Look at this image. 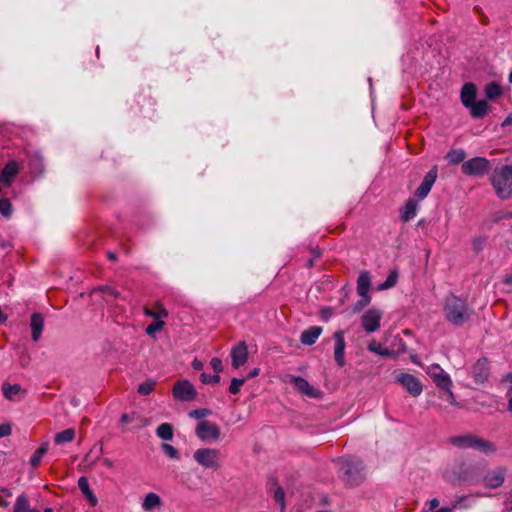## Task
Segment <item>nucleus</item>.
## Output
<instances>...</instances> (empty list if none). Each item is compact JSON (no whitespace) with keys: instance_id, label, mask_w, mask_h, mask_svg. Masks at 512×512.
Wrapping results in <instances>:
<instances>
[{"instance_id":"f257e3e1","label":"nucleus","mask_w":512,"mask_h":512,"mask_svg":"<svg viewBox=\"0 0 512 512\" xmlns=\"http://www.w3.org/2000/svg\"><path fill=\"white\" fill-rule=\"evenodd\" d=\"M443 312L445 319L454 326L464 325L473 314L468 303L453 294L445 298Z\"/></svg>"},{"instance_id":"f03ea898","label":"nucleus","mask_w":512,"mask_h":512,"mask_svg":"<svg viewBox=\"0 0 512 512\" xmlns=\"http://www.w3.org/2000/svg\"><path fill=\"white\" fill-rule=\"evenodd\" d=\"M339 464V477L347 487L359 486L365 480L362 460L348 457L340 460Z\"/></svg>"},{"instance_id":"7ed1b4c3","label":"nucleus","mask_w":512,"mask_h":512,"mask_svg":"<svg viewBox=\"0 0 512 512\" xmlns=\"http://www.w3.org/2000/svg\"><path fill=\"white\" fill-rule=\"evenodd\" d=\"M490 183L500 199H509L512 196V165L496 167L490 176Z\"/></svg>"},{"instance_id":"20e7f679","label":"nucleus","mask_w":512,"mask_h":512,"mask_svg":"<svg viewBox=\"0 0 512 512\" xmlns=\"http://www.w3.org/2000/svg\"><path fill=\"white\" fill-rule=\"evenodd\" d=\"M449 442L458 448H472L484 454H492L496 451L494 443L472 434L453 436Z\"/></svg>"},{"instance_id":"39448f33","label":"nucleus","mask_w":512,"mask_h":512,"mask_svg":"<svg viewBox=\"0 0 512 512\" xmlns=\"http://www.w3.org/2000/svg\"><path fill=\"white\" fill-rule=\"evenodd\" d=\"M491 169L490 161L485 157L471 158L461 165V171L464 175L470 177H483Z\"/></svg>"},{"instance_id":"423d86ee","label":"nucleus","mask_w":512,"mask_h":512,"mask_svg":"<svg viewBox=\"0 0 512 512\" xmlns=\"http://www.w3.org/2000/svg\"><path fill=\"white\" fill-rule=\"evenodd\" d=\"M194 459L203 467L217 470L220 468V452L212 448H200L195 451Z\"/></svg>"},{"instance_id":"0eeeda50","label":"nucleus","mask_w":512,"mask_h":512,"mask_svg":"<svg viewBox=\"0 0 512 512\" xmlns=\"http://www.w3.org/2000/svg\"><path fill=\"white\" fill-rule=\"evenodd\" d=\"M172 394L178 401L189 402L195 400L198 393L189 380L183 379L174 384Z\"/></svg>"},{"instance_id":"6e6552de","label":"nucleus","mask_w":512,"mask_h":512,"mask_svg":"<svg viewBox=\"0 0 512 512\" xmlns=\"http://www.w3.org/2000/svg\"><path fill=\"white\" fill-rule=\"evenodd\" d=\"M427 374L439 389L449 390L451 388L452 380L439 364L430 365L427 368Z\"/></svg>"},{"instance_id":"1a4fd4ad","label":"nucleus","mask_w":512,"mask_h":512,"mask_svg":"<svg viewBox=\"0 0 512 512\" xmlns=\"http://www.w3.org/2000/svg\"><path fill=\"white\" fill-rule=\"evenodd\" d=\"M396 382L402 385L413 397H418L423 391L420 380L412 374L400 373L396 376Z\"/></svg>"},{"instance_id":"9d476101","label":"nucleus","mask_w":512,"mask_h":512,"mask_svg":"<svg viewBox=\"0 0 512 512\" xmlns=\"http://www.w3.org/2000/svg\"><path fill=\"white\" fill-rule=\"evenodd\" d=\"M438 176V167L433 166L425 175L423 181L419 185V187L414 192V197L417 200H423L427 197L429 192L431 191L436 179Z\"/></svg>"},{"instance_id":"9b49d317","label":"nucleus","mask_w":512,"mask_h":512,"mask_svg":"<svg viewBox=\"0 0 512 512\" xmlns=\"http://www.w3.org/2000/svg\"><path fill=\"white\" fill-rule=\"evenodd\" d=\"M382 312L376 308L367 310L361 317V325L367 333H373L380 328Z\"/></svg>"},{"instance_id":"f8f14e48","label":"nucleus","mask_w":512,"mask_h":512,"mask_svg":"<svg viewBox=\"0 0 512 512\" xmlns=\"http://www.w3.org/2000/svg\"><path fill=\"white\" fill-rule=\"evenodd\" d=\"M195 432L202 441L217 440L221 434L218 425L207 420L199 422Z\"/></svg>"},{"instance_id":"ddd939ff","label":"nucleus","mask_w":512,"mask_h":512,"mask_svg":"<svg viewBox=\"0 0 512 512\" xmlns=\"http://www.w3.org/2000/svg\"><path fill=\"white\" fill-rule=\"evenodd\" d=\"M471 374L476 383H484L490 374L488 359L483 357L472 366Z\"/></svg>"},{"instance_id":"4468645a","label":"nucleus","mask_w":512,"mask_h":512,"mask_svg":"<svg viewBox=\"0 0 512 512\" xmlns=\"http://www.w3.org/2000/svg\"><path fill=\"white\" fill-rule=\"evenodd\" d=\"M506 469L504 467H496L495 469L488 471L483 478L485 487L498 488L500 487L505 479Z\"/></svg>"},{"instance_id":"2eb2a0df","label":"nucleus","mask_w":512,"mask_h":512,"mask_svg":"<svg viewBox=\"0 0 512 512\" xmlns=\"http://www.w3.org/2000/svg\"><path fill=\"white\" fill-rule=\"evenodd\" d=\"M335 340L334 346V359L339 367H343L345 365V338L344 332L342 330H338L333 335Z\"/></svg>"},{"instance_id":"dca6fc26","label":"nucleus","mask_w":512,"mask_h":512,"mask_svg":"<svg viewBox=\"0 0 512 512\" xmlns=\"http://www.w3.org/2000/svg\"><path fill=\"white\" fill-rule=\"evenodd\" d=\"M232 366L239 368L244 365L248 358V349L245 342H240L231 350Z\"/></svg>"},{"instance_id":"f3484780","label":"nucleus","mask_w":512,"mask_h":512,"mask_svg":"<svg viewBox=\"0 0 512 512\" xmlns=\"http://www.w3.org/2000/svg\"><path fill=\"white\" fill-rule=\"evenodd\" d=\"M291 382L294 384L296 389L302 394L311 398H316L320 395V391L309 384V382L299 376H292Z\"/></svg>"},{"instance_id":"a211bd4d","label":"nucleus","mask_w":512,"mask_h":512,"mask_svg":"<svg viewBox=\"0 0 512 512\" xmlns=\"http://www.w3.org/2000/svg\"><path fill=\"white\" fill-rule=\"evenodd\" d=\"M155 103L154 98L149 93L142 92L138 95L137 104L140 106V111L144 117L151 118L155 112Z\"/></svg>"},{"instance_id":"6ab92c4d","label":"nucleus","mask_w":512,"mask_h":512,"mask_svg":"<svg viewBox=\"0 0 512 512\" xmlns=\"http://www.w3.org/2000/svg\"><path fill=\"white\" fill-rule=\"evenodd\" d=\"M19 172V165L16 161L10 160L4 166L2 172L0 173V183L10 186L14 178Z\"/></svg>"},{"instance_id":"aec40b11","label":"nucleus","mask_w":512,"mask_h":512,"mask_svg":"<svg viewBox=\"0 0 512 512\" xmlns=\"http://www.w3.org/2000/svg\"><path fill=\"white\" fill-rule=\"evenodd\" d=\"M323 329L320 326H311L304 330L300 336V342L304 345L311 346L315 344Z\"/></svg>"},{"instance_id":"412c9836","label":"nucleus","mask_w":512,"mask_h":512,"mask_svg":"<svg viewBox=\"0 0 512 512\" xmlns=\"http://www.w3.org/2000/svg\"><path fill=\"white\" fill-rule=\"evenodd\" d=\"M477 89L475 84L466 83L463 85L461 89V101L462 104L467 108L472 106V104L476 101Z\"/></svg>"},{"instance_id":"4be33fe9","label":"nucleus","mask_w":512,"mask_h":512,"mask_svg":"<svg viewBox=\"0 0 512 512\" xmlns=\"http://www.w3.org/2000/svg\"><path fill=\"white\" fill-rule=\"evenodd\" d=\"M120 422L122 424H133L132 429H141L145 427L148 422L145 418L141 417L136 412L124 413L121 415Z\"/></svg>"},{"instance_id":"5701e85b","label":"nucleus","mask_w":512,"mask_h":512,"mask_svg":"<svg viewBox=\"0 0 512 512\" xmlns=\"http://www.w3.org/2000/svg\"><path fill=\"white\" fill-rule=\"evenodd\" d=\"M30 326H31V330H32V340L34 342H37L40 339L41 333L43 331V326H44L43 316L38 312L33 313L31 316Z\"/></svg>"},{"instance_id":"b1692460","label":"nucleus","mask_w":512,"mask_h":512,"mask_svg":"<svg viewBox=\"0 0 512 512\" xmlns=\"http://www.w3.org/2000/svg\"><path fill=\"white\" fill-rule=\"evenodd\" d=\"M417 206V199L415 197L409 198L402 208L401 220L404 222H408L411 219H413L416 216Z\"/></svg>"},{"instance_id":"393cba45","label":"nucleus","mask_w":512,"mask_h":512,"mask_svg":"<svg viewBox=\"0 0 512 512\" xmlns=\"http://www.w3.org/2000/svg\"><path fill=\"white\" fill-rule=\"evenodd\" d=\"M162 499L160 496L154 492H150L146 494L143 502H142V509L144 511L150 512L154 509H159L162 506Z\"/></svg>"},{"instance_id":"a878e982","label":"nucleus","mask_w":512,"mask_h":512,"mask_svg":"<svg viewBox=\"0 0 512 512\" xmlns=\"http://www.w3.org/2000/svg\"><path fill=\"white\" fill-rule=\"evenodd\" d=\"M371 278L368 271H362L357 279V293L359 296L369 295Z\"/></svg>"},{"instance_id":"bb28decb","label":"nucleus","mask_w":512,"mask_h":512,"mask_svg":"<svg viewBox=\"0 0 512 512\" xmlns=\"http://www.w3.org/2000/svg\"><path fill=\"white\" fill-rule=\"evenodd\" d=\"M144 314L155 320H161V318H166L169 315L168 310L160 302L155 304L154 309L145 308Z\"/></svg>"},{"instance_id":"cd10ccee","label":"nucleus","mask_w":512,"mask_h":512,"mask_svg":"<svg viewBox=\"0 0 512 512\" xmlns=\"http://www.w3.org/2000/svg\"><path fill=\"white\" fill-rule=\"evenodd\" d=\"M474 118H483L488 111V103L486 100L475 101L472 106L468 107Z\"/></svg>"},{"instance_id":"c85d7f7f","label":"nucleus","mask_w":512,"mask_h":512,"mask_svg":"<svg viewBox=\"0 0 512 512\" xmlns=\"http://www.w3.org/2000/svg\"><path fill=\"white\" fill-rule=\"evenodd\" d=\"M13 512H40L38 509L32 508L25 494L17 497Z\"/></svg>"},{"instance_id":"c756f323","label":"nucleus","mask_w":512,"mask_h":512,"mask_svg":"<svg viewBox=\"0 0 512 512\" xmlns=\"http://www.w3.org/2000/svg\"><path fill=\"white\" fill-rule=\"evenodd\" d=\"M485 96L490 99H496L503 93L502 87L496 82H489L484 88Z\"/></svg>"},{"instance_id":"7c9ffc66","label":"nucleus","mask_w":512,"mask_h":512,"mask_svg":"<svg viewBox=\"0 0 512 512\" xmlns=\"http://www.w3.org/2000/svg\"><path fill=\"white\" fill-rule=\"evenodd\" d=\"M465 157H466V153L461 148L460 149H452L446 155V159L452 165H457V164L465 162L464 161Z\"/></svg>"},{"instance_id":"2f4dec72","label":"nucleus","mask_w":512,"mask_h":512,"mask_svg":"<svg viewBox=\"0 0 512 512\" xmlns=\"http://www.w3.org/2000/svg\"><path fill=\"white\" fill-rule=\"evenodd\" d=\"M94 293H100L104 299L108 302L111 299H117L119 292L111 286H99L93 290Z\"/></svg>"},{"instance_id":"473e14b6","label":"nucleus","mask_w":512,"mask_h":512,"mask_svg":"<svg viewBox=\"0 0 512 512\" xmlns=\"http://www.w3.org/2000/svg\"><path fill=\"white\" fill-rule=\"evenodd\" d=\"M156 435L166 441L173 439V427L169 423H162L156 429Z\"/></svg>"},{"instance_id":"72a5a7b5","label":"nucleus","mask_w":512,"mask_h":512,"mask_svg":"<svg viewBox=\"0 0 512 512\" xmlns=\"http://www.w3.org/2000/svg\"><path fill=\"white\" fill-rule=\"evenodd\" d=\"M75 437V430L73 428L65 429L55 435L54 441L56 444H64L71 442Z\"/></svg>"},{"instance_id":"f704fd0d","label":"nucleus","mask_w":512,"mask_h":512,"mask_svg":"<svg viewBox=\"0 0 512 512\" xmlns=\"http://www.w3.org/2000/svg\"><path fill=\"white\" fill-rule=\"evenodd\" d=\"M47 451L48 443L45 442L33 453L30 458V464L33 468H36L40 464L42 457L47 453Z\"/></svg>"},{"instance_id":"c9c22d12","label":"nucleus","mask_w":512,"mask_h":512,"mask_svg":"<svg viewBox=\"0 0 512 512\" xmlns=\"http://www.w3.org/2000/svg\"><path fill=\"white\" fill-rule=\"evenodd\" d=\"M2 391L7 399L12 400L21 391V386L19 384L11 385L5 382L2 385Z\"/></svg>"},{"instance_id":"e433bc0d","label":"nucleus","mask_w":512,"mask_h":512,"mask_svg":"<svg viewBox=\"0 0 512 512\" xmlns=\"http://www.w3.org/2000/svg\"><path fill=\"white\" fill-rule=\"evenodd\" d=\"M155 385H156V382L154 380H151V379L147 380L138 386L137 392L140 395H144V396L149 395L150 393H152L154 391Z\"/></svg>"},{"instance_id":"4c0bfd02","label":"nucleus","mask_w":512,"mask_h":512,"mask_svg":"<svg viewBox=\"0 0 512 512\" xmlns=\"http://www.w3.org/2000/svg\"><path fill=\"white\" fill-rule=\"evenodd\" d=\"M397 278H398L397 271L390 272L387 279L382 284L379 285V289L384 290V289H389V288L395 286V284L397 282Z\"/></svg>"},{"instance_id":"58836bf2","label":"nucleus","mask_w":512,"mask_h":512,"mask_svg":"<svg viewBox=\"0 0 512 512\" xmlns=\"http://www.w3.org/2000/svg\"><path fill=\"white\" fill-rule=\"evenodd\" d=\"M164 325L165 322L163 320H155L146 327L145 331L149 336L154 337L155 333L162 330Z\"/></svg>"},{"instance_id":"ea45409f","label":"nucleus","mask_w":512,"mask_h":512,"mask_svg":"<svg viewBox=\"0 0 512 512\" xmlns=\"http://www.w3.org/2000/svg\"><path fill=\"white\" fill-rule=\"evenodd\" d=\"M12 205L7 198H0V213L9 218L12 214Z\"/></svg>"},{"instance_id":"a19ab883","label":"nucleus","mask_w":512,"mask_h":512,"mask_svg":"<svg viewBox=\"0 0 512 512\" xmlns=\"http://www.w3.org/2000/svg\"><path fill=\"white\" fill-rule=\"evenodd\" d=\"M360 297H361V299L358 300L353 306L354 313H359L364 307H366L371 302L370 295H365V296H360Z\"/></svg>"},{"instance_id":"79ce46f5","label":"nucleus","mask_w":512,"mask_h":512,"mask_svg":"<svg viewBox=\"0 0 512 512\" xmlns=\"http://www.w3.org/2000/svg\"><path fill=\"white\" fill-rule=\"evenodd\" d=\"M246 382V379L243 378H233L231 380V384L229 386V392L231 394H238L240 392L241 386Z\"/></svg>"},{"instance_id":"37998d69","label":"nucleus","mask_w":512,"mask_h":512,"mask_svg":"<svg viewBox=\"0 0 512 512\" xmlns=\"http://www.w3.org/2000/svg\"><path fill=\"white\" fill-rule=\"evenodd\" d=\"M220 376L218 374L210 375L207 373H202L200 375V380L203 384H217L220 382Z\"/></svg>"},{"instance_id":"c03bdc74","label":"nucleus","mask_w":512,"mask_h":512,"mask_svg":"<svg viewBox=\"0 0 512 512\" xmlns=\"http://www.w3.org/2000/svg\"><path fill=\"white\" fill-rule=\"evenodd\" d=\"M211 414V410L206 408L195 409L189 412V417L194 419H203Z\"/></svg>"},{"instance_id":"a18cd8bd","label":"nucleus","mask_w":512,"mask_h":512,"mask_svg":"<svg viewBox=\"0 0 512 512\" xmlns=\"http://www.w3.org/2000/svg\"><path fill=\"white\" fill-rule=\"evenodd\" d=\"M274 500L281 506V510H285V493L282 487L277 486L274 492Z\"/></svg>"},{"instance_id":"49530a36","label":"nucleus","mask_w":512,"mask_h":512,"mask_svg":"<svg viewBox=\"0 0 512 512\" xmlns=\"http://www.w3.org/2000/svg\"><path fill=\"white\" fill-rule=\"evenodd\" d=\"M162 450L168 457H170L172 459L179 458L178 450L170 444H167V443L162 444Z\"/></svg>"},{"instance_id":"de8ad7c7","label":"nucleus","mask_w":512,"mask_h":512,"mask_svg":"<svg viewBox=\"0 0 512 512\" xmlns=\"http://www.w3.org/2000/svg\"><path fill=\"white\" fill-rule=\"evenodd\" d=\"M78 487L85 496L92 492L89 486L88 479L84 476L79 478Z\"/></svg>"},{"instance_id":"09e8293b","label":"nucleus","mask_w":512,"mask_h":512,"mask_svg":"<svg viewBox=\"0 0 512 512\" xmlns=\"http://www.w3.org/2000/svg\"><path fill=\"white\" fill-rule=\"evenodd\" d=\"M368 349L370 351L376 352L383 356L390 355L389 351L387 349H382L381 345L377 344L375 341L371 342L368 346Z\"/></svg>"},{"instance_id":"8fccbe9b","label":"nucleus","mask_w":512,"mask_h":512,"mask_svg":"<svg viewBox=\"0 0 512 512\" xmlns=\"http://www.w3.org/2000/svg\"><path fill=\"white\" fill-rule=\"evenodd\" d=\"M210 366L216 373H219L223 370L222 361H221V359H219L217 357H214L211 359Z\"/></svg>"},{"instance_id":"3c124183","label":"nucleus","mask_w":512,"mask_h":512,"mask_svg":"<svg viewBox=\"0 0 512 512\" xmlns=\"http://www.w3.org/2000/svg\"><path fill=\"white\" fill-rule=\"evenodd\" d=\"M485 241L486 239L483 238V237H477L473 240V249L476 251V252H479L482 250L484 244H485Z\"/></svg>"},{"instance_id":"603ef678","label":"nucleus","mask_w":512,"mask_h":512,"mask_svg":"<svg viewBox=\"0 0 512 512\" xmlns=\"http://www.w3.org/2000/svg\"><path fill=\"white\" fill-rule=\"evenodd\" d=\"M446 394V400L453 406H458V403L456 401V398L451 390V388H449V390H443Z\"/></svg>"},{"instance_id":"864d4df0","label":"nucleus","mask_w":512,"mask_h":512,"mask_svg":"<svg viewBox=\"0 0 512 512\" xmlns=\"http://www.w3.org/2000/svg\"><path fill=\"white\" fill-rule=\"evenodd\" d=\"M11 426L9 424L0 425V438L9 436L11 434Z\"/></svg>"},{"instance_id":"5fc2aeb1","label":"nucleus","mask_w":512,"mask_h":512,"mask_svg":"<svg viewBox=\"0 0 512 512\" xmlns=\"http://www.w3.org/2000/svg\"><path fill=\"white\" fill-rule=\"evenodd\" d=\"M192 367L193 369L195 370H202L203 367H204V364L202 361L198 360V359H194L193 362H192Z\"/></svg>"},{"instance_id":"6e6d98bb","label":"nucleus","mask_w":512,"mask_h":512,"mask_svg":"<svg viewBox=\"0 0 512 512\" xmlns=\"http://www.w3.org/2000/svg\"><path fill=\"white\" fill-rule=\"evenodd\" d=\"M89 503L92 505V506H95L97 504V498L96 496L93 494V492H91L90 494L86 495Z\"/></svg>"},{"instance_id":"4d7b16f0","label":"nucleus","mask_w":512,"mask_h":512,"mask_svg":"<svg viewBox=\"0 0 512 512\" xmlns=\"http://www.w3.org/2000/svg\"><path fill=\"white\" fill-rule=\"evenodd\" d=\"M439 506V500L434 498L429 501V508L430 510H434Z\"/></svg>"},{"instance_id":"13d9d810","label":"nucleus","mask_w":512,"mask_h":512,"mask_svg":"<svg viewBox=\"0 0 512 512\" xmlns=\"http://www.w3.org/2000/svg\"><path fill=\"white\" fill-rule=\"evenodd\" d=\"M311 253H312L314 259L320 258L322 256V251L319 248L311 249Z\"/></svg>"},{"instance_id":"bf43d9fd","label":"nucleus","mask_w":512,"mask_h":512,"mask_svg":"<svg viewBox=\"0 0 512 512\" xmlns=\"http://www.w3.org/2000/svg\"><path fill=\"white\" fill-rule=\"evenodd\" d=\"M258 375H259V369L258 368H254L251 372H249L248 376L245 379L247 381L248 379L254 378V377L258 376Z\"/></svg>"},{"instance_id":"052dcab7","label":"nucleus","mask_w":512,"mask_h":512,"mask_svg":"<svg viewBox=\"0 0 512 512\" xmlns=\"http://www.w3.org/2000/svg\"><path fill=\"white\" fill-rule=\"evenodd\" d=\"M35 162L36 167H38L40 170H42V159L41 157L35 156V159L33 160Z\"/></svg>"},{"instance_id":"680f3d73","label":"nucleus","mask_w":512,"mask_h":512,"mask_svg":"<svg viewBox=\"0 0 512 512\" xmlns=\"http://www.w3.org/2000/svg\"><path fill=\"white\" fill-rule=\"evenodd\" d=\"M0 493L4 494L7 497H11L12 496V492L9 489H7V488H1L0 489Z\"/></svg>"},{"instance_id":"e2e57ef3","label":"nucleus","mask_w":512,"mask_h":512,"mask_svg":"<svg viewBox=\"0 0 512 512\" xmlns=\"http://www.w3.org/2000/svg\"><path fill=\"white\" fill-rule=\"evenodd\" d=\"M103 464H104L106 467H108V468H112V467H113V462H112V460H111V459H109V458H105V459L103 460Z\"/></svg>"},{"instance_id":"0e129e2a","label":"nucleus","mask_w":512,"mask_h":512,"mask_svg":"<svg viewBox=\"0 0 512 512\" xmlns=\"http://www.w3.org/2000/svg\"><path fill=\"white\" fill-rule=\"evenodd\" d=\"M509 125H512V115L508 116L502 123V126H509Z\"/></svg>"},{"instance_id":"69168bd1","label":"nucleus","mask_w":512,"mask_h":512,"mask_svg":"<svg viewBox=\"0 0 512 512\" xmlns=\"http://www.w3.org/2000/svg\"><path fill=\"white\" fill-rule=\"evenodd\" d=\"M107 256L110 260L115 261L117 259V256L114 252H108Z\"/></svg>"},{"instance_id":"338daca9","label":"nucleus","mask_w":512,"mask_h":512,"mask_svg":"<svg viewBox=\"0 0 512 512\" xmlns=\"http://www.w3.org/2000/svg\"><path fill=\"white\" fill-rule=\"evenodd\" d=\"M435 512H452V509H450L448 507H442Z\"/></svg>"},{"instance_id":"774afa93","label":"nucleus","mask_w":512,"mask_h":512,"mask_svg":"<svg viewBox=\"0 0 512 512\" xmlns=\"http://www.w3.org/2000/svg\"><path fill=\"white\" fill-rule=\"evenodd\" d=\"M506 284H512V275H507L504 279Z\"/></svg>"}]
</instances>
